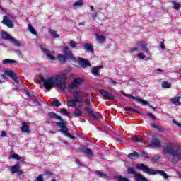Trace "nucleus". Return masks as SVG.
Returning <instances> with one entry per match:
<instances>
[{"instance_id": "f257e3e1", "label": "nucleus", "mask_w": 181, "mask_h": 181, "mask_svg": "<svg viewBox=\"0 0 181 181\" xmlns=\"http://www.w3.org/2000/svg\"><path fill=\"white\" fill-rule=\"evenodd\" d=\"M163 153L172 155V163L175 165L181 158V146L173 143H168L164 146Z\"/></svg>"}, {"instance_id": "f03ea898", "label": "nucleus", "mask_w": 181, "mask_h": 181, "mask_svg": "<svg viewBox=\"0 0 181 181\" xmlns=\"http://www.w3.org/2000/svg\"><path fill=\"white\" fill-rule=\"evenodd\" d=\"M49 118H53L54 119H58L61 122H57L56 124L57 127L61 128L59 129V132H62L63 135L65 136H67L68 138H70V139H72V141H76V136L70 134L69 132V128L66 126V122L63 121V119L62 117L59 116L57 114H56L54 112H51L48 113Z\"/></svg>"}, {"instance_id": "7ed1b4c3", "label": "nucleus", "mask_w": 181, "mask_h": 181, "mask_svg": "<svg viewBox=\"0 0 181 181\" xmlns=\"http://www.w3.org/2000/svg\"><path fill=\"white\" fill-rule=\"evenodd\" d=\"M44 88L46 90H52L54 87V86H57L59 88L64 90H66V87H67V84L64 82H57V78L52 76L46 79H43L42 81Z\"/></svg>"}, {"instance_id": "20e7f679", "label": "nucleus", "mask_w": 181, "mask_h": 181, "mask_svg": "<svg viewBox=\"0 0 181 181\" xmlns=\"http://www.w3.org/2000/svg\"><path fill=\"white\" fill-rule=\"evenodd\" d=\"M136 169H139V170H142L144 173H146L151 176L153 175H158V170L149 168V167L145 165L144 163L136 164Z\"/></svg>"}, {"instance_id": "39448f33", "label": "nucleus", "mask_w": 181, "mask_h": 181, "mask_svg": "<svg viewBox=\"0 0 181 181\" xmlns=\"http://www.w3.org/2000/svg\"><path fill=\"white\" fill-rule=\"evenodd\" d=\"M127 173L129 175H134V179L136 181H148V179L138 173V172H136L132 167L127 168Z\"/></svg>"}, {"instance_id": "423d86ee", "label": "nucleus", "mask_w": 181, "mask_h": 181, "mask_svg": "<svg viewBox=\"0 0 181 181\" xmlns=\"http://www.w3.org/2000/svg\"><path fill=\"white\" fill-rule=\"evenodd\" d=\"M12 78L15 81V83H17V84L19 83L18 81V76H16V74L13 72V71L6 70L4 71V74L1 75V78L4 80L8 79V76Z\"/></svg>"}, {"instance_id": "0eeeda50", "label": "nucleus", "mask_w": 181, "mask_h": 181, "mask_svg": "<svg viewBox=\"0 0 181 181\" xmlns=\"http://www.w3.org/2000/svg\"><path fill=\"white\" fill-rule=\"evenodd\" d=\"M120 93L121 94H122V95H124V97H128L129 98H132V100H134V101H136V103H141L143 105H149V102L144 99L138 98L132 95L127 94L125 93V92H124V90H120Z\"/></svg>"}, {"instance_id": "6e6552de", "label": "nucleus", "mask_w": 181, "mask_h": 181, "mask_svg": "<svg viewBox=\"0 0 181 181\" xmlns=\"http://www.w3.org/2000/svg\"><path fill=\"white\" fill-rule=\"evenodd\" d=\"M83 78H76L68 86V90H74V88H77L80 87L81 84H83Z\"/></svg>"}, {"instance_id": "1a4fd4ad", "label": "nucleus", "mask_w": 181, "mask_h": 181, "mask_svg": "<svg viewBox=\"0 0 181 181\" xmlns=\"http://www.w3.org/2000/svg\"><path fill=\"white\" fill-rule=\"evenodd\" d=\"M73 98L79 104L84 103V96H83V92L81 91H74L73 93Z\"/></svg>"}, {"instance_id": "9d476101", "label": "nucleus", "mask_w": 181, "mask_h": 181, "mask_svg": "<svg viewBox=\"0 0 181 181\" xmlns=\"http://www.w3.org/2000/svg\"><path fill=\"white\" fill-rule=\"evenodd\" d=\"M67 73H69V70H64L62 74L54 76V77L57 78V83H65L66 84V80H67Z\"/></svg>"}, {"instance_id": "9b49d317", "label": "nucleus", "mask_w": 181, "mask_h": 181, "mask_svg": "<svg viewBox=\"0 0 181 181\" xmlns=\"http://www.w3.org/2000/svg\"><path fill=\"white\" fill-rule=\"evenodd\" d=\"M99 93L100 95L103 97V98H107V100H115V96L112 93H110L108 91L104 89H100Z\"/></svg>"}, {"instance_id": "f8f14e48", "label": "nucleus", "mask_w": 181, "mask_h": 181, "mask_svg": "<svg viewBox=\"0 0 181 181\" xmlns=\"http://www.w3.org/2000/svg\"><path fill=\"white\" fill-rule=\"evenodd\" d=\"M64 56L69 60H76V58L73 55V52H71V50L69 49L68 47H65L63 49Z\"/></svg>"}, {"instance_id": "ddd939ff", "label": "nucleus", "mask_w": 181, "mask_h": 181, "mask_svg": "<svg viewBox=\"0 0 181 181\" xmlns=\"http://www.w3.org/2000/svg\"><path fill=\"white\" fill-rule=\"evenodd\" d=\"M78 62L83 69H86V67H90V66H91V64L88 60L80 57H78Z\"/></svg>"}, {"instance_id": "4468645a", "label": "nucleus", "mask_w": 181, "mask_h": 181, "mask_svg": "<svg viewBox=\"0 0 181 181\" xmlns=\"http://www.w3.org/2000/svg\"><path fill=\"white\" fill-rule=\"evenodd\" d=\"M84 110L87 114L90 115L94 119H98V116L97 115L94 114V111H93V109L90 108V103H86V106L84 107Z\"/></svg>"}, {"instance_id": "2eb2a0df", "label": "nucleus", "mask_w": 181, "mask_h": 181, "mask_svg": "<svg viewBox=\"0 0 181 181\" xmlns=\"http://www.w3.org/2000/svg\"><path fill=\"white\" fill-rule=\"evenodd\" d=\"M53 177V173L50 171H46L45 174L43 175H40L35 181H43L44 179H47L49 177Z\"/></svg>"}, {"instance_id": "dca6fc26", "label": "nucleus", "mask_w": 181, "mask_h": 181, "mask_svg": "<svg viewBox=\"0 0 181 181\" xmlns=\"http://www.w3.org/2000/svg\"><path fill=\"white\" fill-rule=\"evenodd\" d=\"M161 144L159 139L154 137L151 140V143L149 144L150 148H160Z\"/></svg>"}, {"instance_id": "f3484780", "label": "nucleus", "mask_w": 181, "mask_h": 181, "mask_svg": "<svg viewBox=\"0 0 181 181\" xmlns=\"http://www.w3.org/2000/svg\"><path fill=\"white\" fill-rule=\"evenodd\" d=\"M2 23H4V25H6V26H7L8 28H13V21L9 19V17L6 16H3Z\"/></svg>"}, {"instance_id": "a211bd4d", "label": "nucleus", "mask_w": 181, "mask_h": 181, "mask_svg": "<svg viewBox=\"0 0 181 181\" xmlns=\"http://www.w3.org/2000/svg\"><path fill=\"white\" fill-rule=\"evenodd\" d=\"M21 131L24 134H30V128L26 122H21Z\"/></svg>"}, {"instance_id": "6ab92c4d", "label": "nucleus", "mask_w": 181, "mask_h": 181, "mask_svg": "<svg viewBox=\"0 0 181 181\" xmlns=\"http://www.w3.org/2000/svg\"><path fill=\"white\" fill-rule=\"evenodd\" d=\"M81 151H82L83 152V153H85V155L90 156V158H93V151H91V149H90L87 147H82L81 148Z\"/></svg>"}, {"instance_id": "aec40b11", "label": "nucleus", "mask_w": 181, "mask_h": 181, "mask_svg": "<svg viewBox=\"0 0 181 181\" xmlns=\"http://www.w3.org/2000/svg\"><path fill=\"white\" fill-rule=\"evenodd\" d=\"M124 110L128 112V114H132V112H135L136 114H139V115H141V112L134 109V107H124Z\"/></svg>"}, {"instance_id": "412c9836", "label": "nucleus", "mask_w": 181, "mask_h": 181, "mask_svg": "<svg viewBox=\"0 0 181 181\" xmlns=\"http://www.w3.org/2000/svg\"><path fill=\"white\" fill-rule=\"evenodd\" d=\"M83 49H85L86 52H90V53H94V48L93 47V45H91L90 43H86L84 45Z\"/></svg>"}, {"instance_id": "4be33fe9", "label": "nucleus", "mask_w": 181, "mask_h": 181, "mask_svg": "<svg viewBox=\"0 0 181 181\" xmlns=\"http://www.w3.org/2000/svg\"><path fill=\"white\" fill-rule=\"evenodd\" d=\"M42 52H43V53L47 54V57H48V59H49V60H55L56 59V58H54V56H53L50 54V51L49 49L42 48Z\"/></svg>"}, {"instance_id": "5701e85b", "label": "nucleus", "mask_w": 181, "mask_h": 181, "mask_svg": "<svg viewBox=\"0 0 181 181\" xmlns=\"http://www.w3.org/2000/svg\"><path fill=\"white\" fill-rule=\"evenodd\" d=\"M21 163L19 162H17L15 165L11 167V171L12 173H18L19 172V166Z\"/></svg>"}, {"instance_id": "b1692460", "label": "nucleus", "mask_w": 181, "mask_h": 181, "mask_svg": "<svg viewBox=\"0 0 181 181\" xmlns=\"http://www.w3.org/2000/svg\"><path fill=\"white\" fill-rule=\"evenodd\" d=\"M101 69H103V66H94L91 71L92 74L94 76H98V71H100Z\"/></svg>"}, {"instance_id": "393cba45", "label": "nucleus", "mask_w": 181, "mask_h": 181, "mask_svg": "<svg viewBox=\"0 0 181 181\" xmlns=\"http://www.w3.org/2000/svg\"><path fill=\"white\" fill-rule=\"evenodd\" d=\"M1 39H3L4 40H11L12 37H11L10 35L8 34V33L3 31L1 33Z\"/></svg>"}, {"instance_id": "a878e982", "label": "nucleus", "mask_w": 181, "mask_h": 181, "mask_svg": "<svg viewBox=\"0 0 181 181\" xmlns=\"http://www.w3.org/2000/svg\"><path fill=\"white\" fill-rule=\"evenodd\" d=\"M180 97L177 96L176 98H171L170 101L175 105H180Z\"/></svg>"}, {"instance_id": "bb28decb", "label": "nucleus", "mask_w": 181, "mask_h": 181, "mask_svg": "<svg viewBox=\"0 0 181 181\" xmlns=\"http://www.w3.org/2000/svg\"><path fill=\"white\" fill-rule=\"evenodd\" d=\"M84 5V2H83V0H78V1H76L73 4L74 8H81Z\"/></svg>"}, {"instance_id": "cd10ccee", "label": "nucleus", "mask_w": 181, "mask_h": 181, "mask_svg": "<svg viewBox=\"0 0 181 181\" xmlns=\"http://www.w3.org/2000/svg\"><path fill=\"white\" fill-rule=\"evenodd\" d=\"M74 115L76 118H78L80 117H83V114L81 113V110L78 108H76L74 112Z\"/></svg>"}, {"instance_id": "c85d7f7f", "label": "nucleus", "mask_w": 181, "mask_h": 181, "mask_svg": "<svg viewBox=\"0 0 181 181\" xmlns=\"http://www.w3.org/2000/svg\"><path fill=\"white\" fill-rule=\"evenodd\" d=\"M95 175H97V176H99V177H104L105 179H107V177H108V175H107V173L103 172V171H96L95 172Z\"/></svg>"}, {"instance_id": "c756f323", "label": "nucleus", "mask_w": 181, "mask_h": 181, "mask_svg": "<svg viewBox=\"0 0 181 181\" xmlns=\"http://www.w3.org/2000/svg\"><path fill=\"white\" fill-rule=\"evenodd\" d=\"M57 57L58 60L60 62V63H62V64H64L67 60L66 57L63 54H59Z\"/></svg>"}, {"instance_id": "7c9ffc66", "label": "nucleus", "mask_w": 181, "mask_h": 181, "mask_svg": "<svg viewBox=\"0 0 181 181\" xmlns=\"http://www.w3.org/2000/svg\"><path fill=\"white\" fill-rule=\"evenodd\" d=\"M95 36H96L97 40L99 41L100 43H104V42H105V36L100 35H98V33H96Z\"/></svg>"}, {"instance_id": "2f4dec72", "label": "nucleus", "mask_w": 181, "mask_h": 181, "mask_svg": "<svg viewBox=\"0 0 181 181\" xmlns=\"http://www.w3.org/2000/svg\"><path fill=\"white\" fill-rule=\"evenodd\" d=\"M157 175L163 176L164 179H169V175H168V174H166L163 170H158Z\"/></svg>"}, {"instance_id": "473e14b6", "label": "nucleus", "mask_w": 181, "mask_h": 181, "mask_svg": "<svg viewBox=\"0 0 181 181\" xmlns=\"http://www.w3.org/2000/svg\"><path fill=\"white\" fill-rule=\"evenodd\" d=\"M129 159H132V158H141V156L136 151H134L128 155Z\"/></svg>"}, {"instance_id": "72a5a7b5", "label": "nucleus", "mask_w": 181, "mask_h": 181, "mask_svg": "<svg viewBox=\"0 0 181 181\" xmlns=\"http://www.w3.org/2000/svg\"><path fill=\"white\" fill-rule=\"evenodd\" d=\"M115 180L117 181H129L128 178L122 177V175H117L114 177Z\"/></svg>"}, {"instance_id": "f704fd0d", "label": "nucleus", "mask_w": 181, "mask_h": 181, "mask_svg": "<svg viewBox=\"0 0 181 181\" xmlns=\"http://www.w3.org/2000/svg\"><path fill=\"white\" fill-rule=\"evenodd\" d=\"M131 141L133 142L136 141V142H142V136H134L130 138Z\"/></svg>"}, {"instance_id": "c9c22d12", "label": "nucleus", "mask_w": 181, "mask_h": 181, "mask_svg": "<svg viewBox=\"0 0 181 181\" xmlns=\"http://www.w3.org/2000/svg\"><path fill=\"white\" fill-rule=\"evenodd\" d=\"M28 29L29 32H30L32 33V35H35V36H37V32H36L35 28H33V27H32V25L28 24Z\"/></svg>"}, {"instance_id": "e433bc0d", "label": "nucleus", "mask_w": 181, "mask_h": 181, "mask_svg": "<svg viewBox=\"0 0 181 181\" xmlns=\"http://www.w3.org/2000/svg\"><path fill=\"white\" fill-rule=\"evenodd\" d=\"M151 125L152 128H154L155 129H158V131H159L160 132H164V131H165V130H163L162 127L158 126V125L155 124V123H151Z\"/></svg>"}, {"instance_id": "4c0bfd02", "label": "nucleus", "mask_w": 181, "mask_h": 181, "mask_svg": "<svg viewBox=\"0 0 181 181\" xmlns=\"http://www.w3.org/2000/svg\"><path fill=\"white\" fill-rule=\"evenodd\" d=\"M76 103H77L76 101V100L71 99L69 100H67V105H68V107H74V105H76Z\"/></svg>"}, {"instance_id": "58836bf2", "label": "nucleus", "mask_w": 181, "mask_h": 181, "mask_svg": "<svg viewBox=\"0 0 181 181\" xmlns=\"http://www.w3.org/2000/svg\"><path fill=\"white\" fill-rule=\"evenodd\" d=\"M11 42L15 45V46H18V47H21L22 46V44H21V42H19L18 40L12 37L11 40Z\"/></svg>"}, {"instance_id": "ea45409f", "label": "nucleus", "mask_w": 181, "mask_h": 181, "mask_svg": "<svg viewBox=\"0 0 181 181\" xmlns=\"http://www.w3.org/2000/svg\"><path fill=\"white\" fill-rule=\"evenodd\" d=\"M3 63H4V64H13L16 63V60L6 59L3 60Z\"/></svg>"}, {"instance_id": "a19ab883", "label": "nucleus", "mask_w": 181, "mask_h": 181, "mask_svg": "<svg viewBox=\"0 0 181 181\" xmlns=\"http://www.w3.org/2000/svg\"><path fill=\"white\" fill-rule=\"evenodd\" d=\"M171 86L172 85L170 83H169V82H168V81H165V82L162 83L163 88H170Z\"/></svg>"}, {"instance_id": "79ce46f5", "label": "nucleus", "mask_w": 181, "mask_h": 181, "mask_svg": "<svg viewBox=\"0 0 181 181\" xmlns=\"http://www.w3.org/2000/svg\"><path fill=\"white\" fill-rule=\"evenodd\" d=\"M60 114H62V115H66V117H69V115H70V113L67 112V110L64 108L61 109Z\"/></svg>"}, {"instance_id": "37998d69", "label": "nucleus", "mask_w": 181, "mask_h": 181, "mask_svg": "<svg viewBox=\"0 0 181 181\" xmlns=\"http://www.w3.org/2000/svg\"><path fill=\"white\" fill-rule=\"evenodd\" d=\"M12 158L16 159V160H21V159H22V158H21L19 155L15 154V153L10 156V159H12Z\"/></svg>"}, {"instance_id": "c03bdc74", "label": "nucleus", "mask_w": 181, "mask_h": 181, "mask_svg": "<svg viewBox=\"0 0 181 181\" xmlns=\"http://www.w3.org/2000/svg\"><path fill=\"white\" fill-rule=\"evenodd\" d=\"M171 3L174 5V8L176 10L180 9V4L176 1H171Z\"/></svg>"}, {"instance_id": "a18cd8bd", "label": "nucleus", "mask_w": 181, "mask_h": 181, "mask_svg": "<svg viewBox=\"0 0 181 181\" xmlns=\"http://www.w3.org/2000/svg\"><path fill=\"white\" fill-rule=\"evenodd\" d=\"M52 105H53L54 107H60V105H62V103L58 100H54L52 103Z\"/></svg>"}, {"instance_id": "49530a36", "label": "nucleus", "mask_w": 181, "mask_h": 181, "mask_svg": "<svg viewBox=\"0 0 181 181\" xmlns=\"http://www.w3.org/2000/svg\"><path fill=\"white\" fill-rule=\"evenodd\" d=\"M140 158H146V159H149V155H148V153H146V151H142Z\"/></svg>"}, {"instance_id": "de8ad7c7", "label": "nucleus", "mask_w": 181, "mask_h": 181, "mask_svg": "<svg viewBox=\"0 0 181 181\" xmlns=\"http://www.w3.org/2000/svg\"><path fill=\"white\" fill-rule=\"evenodd\" d=\"M69 45L71 46V47H72V49H76L77 47V44L76 41H73V40L70 41Z\"/></svg>"}, {"instance_id": "09e8293b", "label": "nucleus", "mask_w": 181, "mask_h": 181, "mask_svg": "<svg viewBox=\"0 0 181 181\" xmlns=\"http://www.w3.org/2000/svg\"><path fill=\"white\" fill-rule=\"evenodd\" d=\"M159 159H160V154L156 155L152 158V160H153L154 162H158V160H159Z\"/></svg>"}, {"instance_id": "8fccbe9b", "label": "nucleus", "mask_w": 181, "mask_h": 181, "mask_svg": "<svg viewBox=\"0 0 181 181\" xmlns=\"http://www.w3.org/2000/svg\"><path fill=\"white\" fill-rule=\"evenodd\" d=\"M51 35H52V36H53L54 37H59V34H57V33H56L55 30L51 31Z\"/></svg>"}, {"instance_id": "3c124183", "label": "nucleus", "mask_w": 181, "mask_h": 181, "mask_svg": "<svg viewBox=\"0 0 181 181\" xmlns=\"http://www.w3.org/2000/svg\"><path fill=\"white\" fill-rule=\"evenodd\" d=\"M140 47L144 50V52H148V49H146V46L144 45V43H141Z\"/></svg>"}, {"instance_id": "603ef678", "label": "nucleus", "mask_w": 181, "mask_h": 181, "mask_svg": "<svg viewBox=\"0 0 181 181\" xmlns=\"http://www.w3.org/2000/svg\"><path fill=\"white\" fill-rule=\"evenodd\" d=\"M129 52V53H134V52H138V48L137 47L130 48Z\"/></svg>"}, {"instance_id": "864d4df0", "label": "nucleus", "mask_w": 181, "mask_h": 181, "mask_svg": "<svg viewBox=\"0 0 181 181\" xmlns=\"http://www.w3.org/2000/svg\"><path fill=\"white\" fill-rule=\"evenodd\" d=\"M138 57L140 59H145L146 57V55L144 54L143 53H139L138 54Z\"/></svg>"}, {"instance_id": "5fc2aeb1", "label": "nucleus", "mask_w": 181, "mask_h": 181, "mask_svg": "<svg viewBox=\"0 0 181 181\" xmlns=\"http://www.w3.org/2000/svg\"><path fill=\"white\" fill-rule=\"evenodd\" d=\"M98 13L97 12H95L94 14L91 13L90 16L91 18H93V19H95V18H97Z\"/></svg>"}, {"instance_id": "6e6d98bb", "label": "nucleus", "mask_w": 181, "mask_h": 181, "mask_svg": "<svg viewBox=\"0 0 181 181\" xmlns=\"http://www.w3.org/2000/svg\"><path fill=\"white\" fill-rule=\"evenodd\" d=\"M110 81H109V83H110V84H112L113 86L117 85V81L112 80V78H110Z\"/></svg>"}, {"instance_id": "4d7b16f0", "label": "nucleus", "mask_w": 181, "mask_h": 181, "mask_svg": "<svg viewBox=\"0 0 181 181\" xmlns=\"http://www.w3.org/2000/svg\"><path fill=\"white\" fill-rule=\"evenodd\" d=\"M33 101H38L37 98L33 95H31V97H30Z\"/></svg>"}, {"instance_id": "13d9d810", "label": "nucleus", "mask_w": 181, "mask_h": 181, "mask_svg": "<svg viewBox=\"0 0 181 181\" xmlns=\"http://www.w3.org/2000/svg\"><path fill=\"white\" fill-rule=\"evenodd\" d=\"M1 138L6 136V131L1 132Z\"/></svg>"}, {"instance_id": "bf43d9fd", "label": "nucleus", "mask_w": 181, "mask_h": 181, "mask_svg": "<svg viewBox=\"0 0 181 181\" xmlns=\"http://www.w3.org/2000/svg\"><path fill=\"white\" fill-rule=\"evenodd\" d=\"M148 117L152 118V119H156V117L152 113H148Z\"/></svg>"}, {"instance_id": "052dcab7", "label": "nucleus", "mask_w": 181, "mask_h": 181, "mask_svg": "<svg viewBox=\"0 0 181 181\" xmlns=\"http://www.w3.org/2000/svg\"><path fill=\"white\" fill-rule=\"evenodd\" d=\"M148 105V107H149L150 108H151V110H153V111H156V107H155L151 105L149 103H148V105Z\"/></svg>"}, {"instance_id": "680f3d73", "label": "nucleus", "mask_w": 181, "mask_h": 181, "mask_svg": "<svg viewBox=\"0 0 181 181\" xmlns=\"http://www.w3.org/2000/svg\"><path fill=\"white\" fill-rule=\"evenodd\" d=\"M25 94L27 96H28L30 98V97H32V94H30V93L28 90L25 91Z\"/></svg>"}, {"instance_id": "e2e57ef3", "label": "nucleus", "mask_w": 181, "mask_h": 181, "mask_svg": "<svg viewBox=\"0 0 181 181\" xmlns=\"http://www.w3.org/2000/svg\"><path fill=\"white\" fill-rule=\"evenodd\" d=\"M16 53L18 56H19L20 54H21L22 52H21V50H16Z\"/></svg>"}, {"instance_id": "0e129e2a", "label": "nucleus", "mask_w": 181, "mask_h": 181, "mask_svg": "<svg viewBox=\"0 0 181 181\" xmlns=\"http://www.w3.org/2000/svg\"><path fill=\"white\" fill-rule=\"evenodd\" d=\"M160 48H161V49H166V47H165V44L161 43V44H160Z\"/></svg>"}, {"instance_id": "69168bd1", "label": "nucleus", "mask_w": 181, "mask_h": 181, "mask_svg": "<svg viewBox=\"0 0 181 181\" xmlns=\"http://www.w3.org/2000/svg\"><path fill=\"white\" fill-rule=\"evenodd\" d=\"M116 141H117V142H122V139L121 138H117Z\"/></svg>"}, {"instance_id": "338daca9", "label": "nucleus", "mask_w": 181, "mask_h": 181, "mask_svg": "<svg viewBox=\"0 0 181 181\" xmlns=\"http://www.w3.org/2000/svg\"><path fill=\"white\" fill-rule=\"evenodd\" d=\"M84 25H86V23L85 22H82V23L78 24V26H84Z\"/></svg>"}, {"instance_id": "774afa93", "label": "nucleus", "mask_w": 181, "mask_h": 181, "mask_svg": "<svg viewBox=\"0 0 181 181\" xmlns=\"http://www.w3.org/2000/svg\"><path fill=\"white\" fill-rule=\"evenodd\" d=\"M18 175H23V171H21L18 170Z\"/></svg>"}]
</instances>
